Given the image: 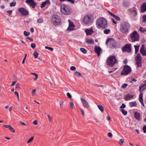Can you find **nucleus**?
<instances>
[{
  "instance_id": "nucleus-23",
  "label": "nucleus",
  "mask_w": 146,
  "mask_h": 146,
  "mask_svg": "<svg viewBox=\"0 0 146 146\" xmlns=\"http://www.w3.org/2000/svg\"><path fill=\"white\" fill-rule=\"evenodd\" d=\"M74 73L76 76L78 77H82L83 76V75L80 72H75Z\"/></svg>"
},
{
  "instance_id": "nucleus-55",
  "label": "nucleus",
  "mask_w": 146,
  "mask_h": 146,
  "mask_svg": "<svg viewBox=\"0 0 146 146\" xmlns=\"http://www.w3.org/2000/svg\"><path fill=\"white\" fill-rule=\"evenodd\" d=\"M63 101L62 100H61L60 102V105L61 108L63 104Z\"/></svg>"
},
{
  "instance_id": "nucleus-3",
  "label": "nucleus",
  "mask_w": 146,
  "mask_h": 146,
  "mask_svg": "<svg viewBox=\"0 0 146 146\" xmlns=\"http://www.w3.org/2000/svg\"><path fill=\"white\" fill-rule=\"evenodd\" d=\"M60 11L63 14L68 15L70 13L71 8L69 6L64 4H62L60 6Z\"/></svg>"
},
{
  "instance_id": "nucleus-2",
  "label": "nucleus",
  "mask_w": 146,
  "mask_h": 146,
  "mask_svg": "<svg viewBox=\"0 0 146 146\" xmlns=\"http://www.w3.org/2000/svg\"><path fill=\"white\" fill-rule=\"evenodd\" d=\"M96 25L98 28L104 29L107 27V22L105 19L101 17L99 18L97 20Z\"/></svg>"
},
{
  "instance_id": "nucleus-30",
  "label": "nucleus",
  "mask_w": 146,
  "mask_h": 146,
  "mask_svg": "<svg viewBox=\"0 0 146 146\" xmlns=\"http://www.w3.org/2000/svg\"><path fill=\"white\" fill-rule=\"evenodd\" d=\"M33 55L35 57V58H36L38 57V53L37 52L36 50H35L34 53L33 54Z\"/></svg>"
},
{
  "instance_id": "nucleus-31",
  "label": "nucleus",
  "mask_w": 146,
  "mask_h": 146,
  "mask_svg": "<svg viewBox=\"0 0 146 146\" xmlns=\"http://www.w3.org/2000/svg\"><path fill=\"white\" fill-rule=\"evenodd\" d=\"M31 74L35 76V78L33 79V80H36L38 78V75L37 74H36L35 73L31 72Z\"/></svg>"
},
{
  "instance_id": "nucleus-16",
  "label": "nucleus",
  "mask_w": 146,
  "mask_h": 146,
  "mask_svg": "<svg viewBox=\"0 0 146 146\" xmlns=\"http://www.w3.org/2000/svg\"><path fill=\"white\" fill-rule=\"evenodd\" d=\"M141 12L143 13L146 11V2L142 3L140 7Z\"/></svg>"
},
{
  "instance_id": "nucleus-57",
  "label": "nucleus",
  "mask_w": 146,
  "mask_h": 146,
  "mask_svg": "<svg viewBox=\"0 0 146 146\" xmlns=\"http://www.w3.org/2000/svg\"><path fill=\"white\" fill-rule=\"evenodd\" d=\"M123 4L125 6H128L129 5V3L127 2H125L123 3Z\"/></svg>"
},
{
  "instance_id": "nucleus-61",
  "label": "nucleus",
  "mask_w": 146,
  "mask_h": 146,
  "mask_svg": "<svg viewBox=\"0 0 146 146\" xmlns=\"http://www.w3.org/2000/svg\"><path fill=\"white\" fill-rule=\"evenodd\" d=\"M11 125H4L3 126L5 128H8L9 129V127L11 126Z\"/></svg>"
},
{
  "instance_id": "nucleus-60",
  "label": "nucleus",
  "mask_w": 146,
  "mask_h": 146,
  "mask_svg": "<svg viewBox=\"0 0 146 146\" xmlns=\"http://www.w3.org/2000/svg\"><path fill=\"white\" fill-rule=\"evenodd\" d=\"M126 107V106L125 104H122V106H121L120 107V108H125Z\"/></svg>"
},
{
  "instance_id": "nucleus-19",
  "label": "nucleus",
  "mask_w": 146,
  "mask_h": 146,
  "mask_svg": "<svg viewBox=\"0 0 146 146\" xmlns=\"http://www.w3.org/2000/svg\"><path fill=\"white\" fill-rule=\"evenodd\" d=\"M134 97V95H131L129 94L125 95L124 96V98L126 101H127L130 100L131 98H133Z\"/></svg>"
},
{
  "instance_id": "nucleus-42",
  "label": "nucleus",
  "mask_w": 146,
  "mask_h": 146,
  "mask_svg": "<svg viewBox=\"0 0 146 146\" xmlns=\"http://www.w3.org/2000/svg\"><path fill=\"white\" fill-rule=\"evenodd\" d=\"M16 5V2L15 1L14 2H12L10 3V6L11 7L15 6Z\"/></svg>"
},
{
  "instance_id": "nucleus-43",
  "label": "nucleus",
  "mask_w": 146,
  "mask_h": 146,
  "mask_svg": "<svg viewBox=\"0 0 146 146\" xmlns=\"http://www.w3.org/2000/svg\"><path fill=\"white\" fill-rule=\"evenodd\" d=\"M9 129L12 132L14 133L15 132V130L11 126L9 127Z\"/></svg>"
},
{
  "instance_id": "nucleus-46",
  "label": "nucleus",
  "mask_w": 146,
  "mask_h": 146,
  "mask_svg": "<svg viewBox=\"0 0 146 146\" xmlns=\"http://www.w3.org/2000/svg\"><path fill=\"white\" fill-rule=\"evenodd\" d=\"M30 33L29 32H27L26 31H25L24 32V35L26 36H27L30 35Z\"/></svg>"
},
{
  "instance_id": "nucleus-11",
  "label": "nucleus",
  "mask_w": 146,
  "mask_h": 146,
  "mask_svg": "<svg viewBox=\"0 0 146 146\" xmlns=\"http://www.w3.org/2000/svg\"><path fill=\"white\" fill-rule=\"evenodd\" d=\"M18 11L23 16H26L29 14L28 11L24 8L21 7L19 8Z\"/></svg>"
},
{
  "instance_id": "nucleus-59",
  "label": "nucleus",
  "mask_w": 146,
  "mask_h": 146,
  "mask_svg": "<svg viewBox=\"0 0 146 146\" xmlns=\"http://www.w3.org/2000/svg\"><path fill=\"white\" fill-rule=\"evenodd\" d=\"M15 87L16 88H20V84L17 83Z\"/></svg>"
},
{
  "instance_id": "nucleus-63",
  "label": "nucleus",
  "mask_w": 146,
  "mask_h": 146,
  "mask_svg": "<svg viewBox=\"0 0 146 146\" xmlns=\"http://www.w3.org/2000/svg\"><path fill=\"white\" fill-rule=\"evenodd\" d=\"M7 12L9 13V15H10L12 13V10H9V11H7Z\"/></svg>"
},
{
  "instance_id": "nucleus-58",
  "label": "nucleus",
  "mask_w": 146,
  "mask_h": 146,
  "mask_svg": "<svg viewBox=\"0 0 146 146\" xmlns=\"http://www.w3.org/2000/svg\"><path fill=\"white\" fill-rule=\"evenodd\" d=\"M108 136L110 138H111L112 137V134L110 132H109L108 134Z\"/></svg>"
},
{
  "instance_id": "nucleus-38",
  "label": "nucleus",
  "mask_w": 146,
  "mask_h": 146,
  "mask_svg": "<svg viewBox=\"0 0 146 146\" xmlns=\"http://www.w3.org/2000/svg\"><path fill=\"white\" fill-rule=\"evenodd\" d=\"M124 142V140L123 139H121L119 140V143L121 145H122Z\"/></svg>"
},
{
  "instance_id": "nucleus-45",
  "label": "nucleus",
  "mask_w": 146,
  "mask_h": 146,
  "mask_svg": "<svg viewBox=\"0 0 146 146\" xmlns=\"http://www.w3.org/2000/svg\"><path fill=\"white\" fill-rule=\"evenodd\" d=\"M142 19L143 22L144 23H146V15L143 16Z\"/></svg>"
},
{
  "instance_id": "nucleus-27",
  "label": "nucleus",
  "mask_w": 146,
  "mask_h": 146,
  "mask_svg": "<svg viewBox=\"0 0 146 146\" xmlns=\"http://www.w3.org/2000/svg\"><path fill=\"white\" fill-rule=\"evenodd\" d=\"M139 47V45H137V46L134 45V47L135 48V53L136 54H137V53L138 52V51Z\"/></svg>"
},
{
  "instance_id": "nucleus-15",
  "label": "nucleus",
  "mask_w": 146,
  "mask_h": 146,
  "mask_svg": "<svg viewBox=\"0 0 146 146\" xmlns=\"http://www.w3.org/2000/svg\"><path fill=\"white\" fill-rule=\"evenodd\" d=\"M95 51L97 53L98 56H99L102 50L100 47L98 46H95Z\"/></svg>"
},
{
  "instance_id": "nucleus-6",
  "label": "nucleus",
  "mask_w": 146,
  "mask_h": 146,
  "mask_svg": "<svg viewBox=\"0 0 146 146\" xmlns=\"http://www.w3.org/2000/svg\"><path fill=\"white\" fill-rule=\"evenodd\" d=\"M132 42L138 41L139 40V35L136 31H134L130 36Z\"/></svg>"
},
{
  "instance_id": "nucleus-41",
  "label": "nucleus",
  "mask_w": 146,
  "mask_h": 146,
  "mask_svg": "<svg viewBox=\"0 0 146 146\" xmlns=\"http://www.w3.org/2000/svg\"><path fill=\"white\" fill-rule=\"evenodd\" d=\"M34 137H31L29 140L27 141V144L31 142L33 139Z\"/></svg>"
},
{
  "instance_id": "nucleus-33",
  "label": "nucleus",
  "mask_w": 146,
  "mask_h": 146,
  "mask_svg": "<svg viewBox=\"0 0 146 146\" xmlns=\"http://www.w3.org/2000/svg\"><path fill=\"white\" fill-rule=\"evenodd\" d=\"M131 13L134 16H136L137 14L136 11L135 10L131 11Z\"/></svg>"
},
{
  "instance_id": "nucleus-17",
  "label": "nucleus",
  "mask_w": 146,
  "mask_h": 146,
  "mask_svg": "<svg viewBox=\"0 0 146 146\" xmlns=\"http://www.w3.org/2000/svg\"><path fill=\"white\" fill-rule=\"evenodd\" d=\"M140 52L143 56H146V50L145 49L144 44L142 45L140 49Z\"/></svg>"
},
{
  "instance_id": "nucleus-56",
  "label": "nucleus",
  "mask_w": 146,
  "mask_h": 146,
  "mask_svg": "<svg viewBox=\"0 0 146 146\" xmlns=\"http://www.w3.org/2000/svg\"><path fill=\"white\" fill-rule=\"evenodd\" d=\"M67 97L69 98H71L72 97L71 95L69 92H68L67 93Z\"/></svg>"
},
{
  "instance_id": "nucleus-36",
  "label": "nucleus",
  "mask_w": 146,
  "mask_h": 146,
  "mask_svg": "<svg viewBox=\"0 0 146 146\" xmlns=\"http://www.w3.org/2000/svg\"><path fill=\"white\" fill-rule=\"evenodd\" d=\"M70 109L71 110H72L74 107V103L72 102H70Z\"/></svg>"
},
{
  "instance_id": "nucleus-5",
  "label": "nucleus",
  "mask_w": 146,
  "mask_h": 146,
  "mask_svg": "<svg viewBox=\"0 0 146 146\" xmlns=\"http://www.w3.org/2000/svg\"><path fill=\"white\" fill-rule=\"evenodd\" d=\"M51 21L53 25H57L61 22L60 17L56 14L52 16Z\"/></svg>"
},
{
  "instance_id": "nucleus-37",
  "label": "nucleus",
  "mask_w": 146,
  "mask_h": 146,
  "mask_svg": "<svg viewBox=\"0 0 146 146\" xmlns=\"http://www.w3.org/2000/svg\"><path fill=\"white\" fill-rule=\"evenodd\" d=\"M47 116L48 118V120L50 122H52V118L51 117L49 114H47Z\"/></svg>"
},
{
  "instance_id": "nucleus-29",
  "label": "nucleus",
  "mask_w": 146,
  "mask_h": 146,
  "mask_svg": "<svg viewBox=\"0 0 146 146\" xmlns=\"http://www.w3.org/2000/svg\"><path fill=\"white\" fill-rule=\"evenodd\" d=\"M98 107L102 112H103L104 111V109L103 107L102 106L100 105H98Z\"/></svg>"
},
{
  "instance_id": "nucleus-35",
  "label": "nucleus",
  "mask_w": 146,
  "mask_h": 146,
  "mask_svg": "<svg viewBox=\"0 0 146 146\" xmlns=\"http://www.w3.org/2000/svg\"><path fill=\"white\" fill-rule=\"evenodd\" d=\"M65 1L70 2L72 4H73L74 2V1L73 0H60V1L61 2H62Z\"/></svg>"
},
{
  "instance_id": "nucleus-25",
  "label": "nucleus",
  "mask_w": 146,
  "mask_h": 146,
  "mask_svg": "<svg viewBox=\"0 0 146 146\" xmlns=\"http://www.w3.org/2000/svg\"><path fill=\"white\" fill-rule=\"evenodd\" d=\"M129 106L131 107L133 106H136V102H130L129 103Z\"/></svg>"
},
{
  "instance_id": "nucleus-26",
  "label": "nucleus",
  "mask_w": 146,
  "mask_h": 146,
  "mask_svg": "<svg viewBox=\"0 0 146 146\" xmlns=\"http://www.w3.org/2000/svg\"><path fill=\"white\" fill-rule=\"evenodd\" d=\"M139 30L141 33H144L146 31V28L140 27L139 29Z\"/></svg>"
},
{
  "instance_id": "nucleus-48",
  "label": "nucleus",
  "mask_w": 146,
  "mask_h": 146,
  "mask_svg": "<svg viewBox=\"0 0 146 146\" xmlns=\"http://www.w3.org/2000/svg\"><path fill=\"white\" fill-rule=\"evenodd\" d=\"M15 94L17 96V99L19 100V94L18 93L17 91H15L14 92Z\"/></svg>"
},
{
  "instance_id": "nucleus-18",
  "label": "nucleus",
  "mask_w": 146,
  "mask_h": 146,
  "mask_svg": "<svg viewBox=\"0 0 146 146\" xmlns=\"http://www.w3.org/2000/svg\"><path fill=\"white\" fill-rule=\"evenodd\" d=\"M134 115L135 118L139 121L140 120V113L137 112H135L134 113Z\"/></svg>"
},
{
  "instance_id": "nucleus-53",
  "label": "nucleus",
  "mask_w": 146,
  "mask_h": 146,
  "mask_svg": "<svg viewBox=\"0 0 146 146\" xmlns=\"http://www.w3.org/2000/svg\"><path fill=\"white\" fill-rule=\"evenodd\" d=\"M144 133H146V125L144 126L143 128Z\"/></svg>"
},
{
  "instance_id": "nucleus-39",
  "label": "nucleus",
  "mask_w": 146,
  "mask_h": 146,
  "mask_svg": "<svg viewBox=\"0 0 146 146\" xmlns=\"http://www.w3.org/2000/svg\"><path fill=\"white\" fill-rule=\"evenodd\" d=\"M146 86V84H144L141 86H140L139 87V92H141V89L142 88Z\"/></svg>"
},
{
  "instance_id": "nucleus-32",
  "label": "nucleus",
  "mask_w": 146,
  "mask_h": 146,
  "mask_svg": "<svg viewBox=\"0 0 146 146\" xmlns=\"http://www.w3.org/2000/svg\"><path fill=\"white\" fill-rule=\"evenodd\" d=\"M110 29H106L104 30V33L105 34H108L110 32Z\"/></svg>"
},
{
  "instance_id": "nucleus-1",
  "label": "nucleus",
  "mask_w": 146,
  "mask_h": 146,
  "mask_svg": "<svg viewBox=\"0 0 146 146\" xmlns=\"http://www.w3.org/2000/svg\"><path fill=\"white\" fill-rule=\"evenodd\" d=\"M130 25L129 23L126 22H123L120 24V31L123 34H127L129 32Z\"/></svg>"
},
{
  "instance_id": "nucleus-50",
  "label": "nucleus",
  "mask_w": 146,
  "mask_h": 146,
  "mask_svg": "<svg viewBox=\"0 0 146 146\" xmlns=\"http://www.w3.org/2000/svg\"><path fill=\"white\" fill-rule=\"evenodd\" d=\"M127 86V84H124L121 86V88H125Z\"/></svg>"
},
{
  "instance_id": "nucleus-4",
  "label": "nucleus",
  "mask_w": 146,
  "mask_h": 146,
  "mask_svg": "<svg viewBox=\"0 0 146 146\" xmlns=\"http://www.w3.org/2000/svg\"><path fill=\"white\" fill-rule=\"evenodd\" d=\"M117 62V60L115 56L112 55L108 58L107 61V64L110 67H112Z\"/></svg>"
},
{
  "instance_id": "nucleus-13",
  "label": "nucleus",
  "mask_w": 146,
  "mask_h": 146,
  "mask_svg": "<svg viewBox=\"0 0 146 146\" xmlns=\"http://www.w3.org/2000/svg\"><path fill=\"white\" fill-rule=\"evenodd\" d=\"M25 2L33 8H35L37 4L34 2L33 0H26Z\"/></svg>"
},
{
  "instance_id": "nucleus-9",
  "label": "nucleus",
  "mask_w": 146,
  "mask_h": 146,
  "mask_svg": "<svg viewBox=\"0 0 146 146\" xmlns=\"http://www.w3.org/2000/svg\"><path fill=\"white\" fill-rule=\"evenodd\" d=\"M83 21L86 25L91 23L93 21L91 15H85L83 19Z\"/></svg>"
},
{
  "instance_id": "nucleus-10",
  "label": "nucleus",
  "mask_w": 146,
  "mask_h": 146,
  "mask_svg": "<svg viewBox=\"0 0 146 146\" xmlns=\"http://www.w3.org/2000/svg\"><path fill=\"white\" fill-rule=\"evenodd\" d=\"M142 59L140 54L139 53H138L135 57V60L137 66L138 67L142 66Z\"/></svg>"
},
{
  "instance_id": "nucleus-62",
  "label": "nucleus",
  "mask_w": 146,
  "mask_h": 146,
  "mask_svg": "<svg viewBox=\"0 0 146 146\" xmlns=\"http://www.w3.org/2000/svg\"><path fill=\"white\" fill-rule=\"evenodd\" d=\"M33 123L35 125H37L38 123L37 121L36 120H35L33 122Z\"/></svg>"
},
{
  "instance_id": "nucleus-51",
  "label": "nucleus",
  "mask_w": 146,
  "mask_h": 146,
  "mask_svg": "<svg viewBox=\"0 0 146 146\" xmlns=\"http://www.w3.org/2000/svg\"><path fill=\"white\" fill-rule=\"evenodd\" d=\"M36 89H34L32 91L31 94L33 96L36 93Z\"/></svg>"
},
{
  "instance_id": "nucleus-40",
  "label": "nucleus",
  "mask_w": 146,
  "mask_h": 146,
  "mask_svg": "<svg viewBox=\"0 0 146 146\" xmlns=\"http://www.w3.org/2000/svg\"><path fill=\"white\" fill-rule=\"evenodd\" d=\"M121 111L122 113L124 115H126L127 114V111H125L124 109H121Z\"/></svg>"
},
{
  "instance_id": "nucleus-14",
  "label": "nucleus",
  "mask_w": 146,
  "mask_h": 146,
  "mask_svg": "<svg viewBox=\"0 0 146 146\" xmlns=\"http://www.w3.org/2000/svg\"><path fill=\"white\" fill-rule=\"evenodd\" d=\"M81 100L84 108H88L89 107L88 103L83 98H81Z\"/></svg>"
},
{
  "instance_id": "nucleus-52",
  "label": "nucleus",
  "mask_w": 146,
  "mask_h": 146,
  "mask_svg": "<svg viewBox=\"0 0 146 146\" xmlns=\"http://www.w3.org/2000/svg\"><path fill=\"white\" fill-rule=\"evenodd\" d=\"M70 70L72 71H74L76 70V68L74 66H71L70 67Z\"/></svg>"
},
{
  "instance_id": "nucleus-54",
  "label": "nucleus",
  "mask_w": 146,
  "mask_h": 146,
  "mask_svg": "<svg viewBox=\"0 0 146 146\" xmlns=\"http://www.w3.org/2000/svg\"><path fill=\"white\" fill-rule=\"evenodd\" d=\"M80 110L81 111L82 115L83 116H84V111L81 108H80Z\"/></svg>"
},
{
  "instance_id": "nucleus-47",
  "label": "nucleus",
  "mask_w": 146,
  "mask_h": 146,
  "mask_svg": "<svg viewBox=\"0 0 146 146\" xmlns=\"http://www.w3.org/2000/svg\"><path fill=\"white\" fill-rule=\"evenodd\" d=\"M45 48L46 49H47L48 50H50L51 51H52L53 50V49L52 48L47 46H46L45 47Z\"/></svg>"
},
{
  "instance_id": "nucleus-8",
  "label": "nucleus",
  "mask_w": 146,
  "mask_h": 146,
  "mask_svg": "<svg viewBox=\"0 0 146 146\" xmlns=\"http://www.w3.org/2000/svg\"><path fill=\"white\" fill-rule=\"evenodd\" d=\"M108 43L110 44V47L111 48H113L116 47V43L113 39L111 38L108 39L106 41V44L108 45Z\"/></svg>"
},
{
  "instance_id": "nucleus-7",
  "label": "nucleus",
  "mask_w": 146,
  "mask_h": 146,
  "mask_svg": "<svg viewBox=\"0 0 146 146\" xmlns=\"http://www.w3.org/2000/svg\"><path fill=\"white\" fill-rule=\"evenodd\" d=\"M131 71V68L126 65L124 66L122 71L121 72V75H127L130 73Z\"/></svg>"
},
{
  "instance_id": "nucleus-64",
  "label": "nucleus",
  "mask_w": 146,
  "mask_h": 146,
  "mask_svg": "<svg viewBox=\"0 0 146 146\" xmlns=\"http://www.w3.org/2000/svg\"><path fill=\"white\" fill-rule=\"evenodd\" d=\"M16 82H17L16 81L15 82L13 81L12 82V84H11V86H14L15 85V84L16 83Z\"/></svg>"
},
{
  "instance_id": "nucleus-22",
  "label": "nucleus",
  "mask_w": 146,
  "mask_h": 146,
  "mask_svg": "<svg viewBox=\"0 0 146 146\" xmlns=\"http://www.w3.org/2000/svg\"><path fill=\"white\" fill-rule=\"evenodd\" d=\"M87 35H91L93 31L91 29H86L85 31Z\"/></svg>"
},
{
  "instance_id": "nucleus-21",
  "label": "nucleus",
  "mask_w": 146,
  "mask_h": 146,
  "mask_svg": "<svg viewBox=\"0 0 146 146\" xmlns=\"http://www.w3.org/2000/svg\"><path fill=\"white\" fill-rule=\"evenodd\" d=\"M108 12L110 15L113 17L116 20L118 21H120V19L119 17L114 15L113 14V13L111 12L110 11H108Z\"/></svg>"
},
{
  "instance_id": "nucleus-12",
  "label": "nucleus",
  "mask_w": 146,
  "mask_h": 146,
  "mask_svg": "<svg viewBox=\"0 0 146 146\" xmlns=\"http://www.w3.org/2000/svg\"><path fill=\"white\" fill-rule=\"evenodd\" d=\"M122 51L130 52L131 51V46L130 44H126L122 48Z\"/></svg>"
},
{
  "instance_id": "nucleus-34",
  "label": "nucleus",
  "mask_w": 146,
  "mask_h": 146,
  "mask_svg": "<svg viewBox=\"0 0 146 146\" xmlns=\"http://www.w3.org/2000/svg\"><path fill=\"white\" fill-rule=\"evenodd\" d=\"M80 51L82 52L84 54H86L87 53V50L84 48H80Z\"/></svg>"
},
{
  "instance_id": "nucleus-28",
  "label": "nucleus",
  "mask_w": 146,
  "mask_h": 146,
  "mask_svg": "<svg viewBox=\"0 0 146 146\" xmlns=\"http://www.w3.org/2000/svg\"><path fill=\"white\" fill-rule=\"evenodd\" d=\"M140 92V93L139 94V101H141V102H142V100H143V93L141 92Z\"/></svg>"
},
{
  "instance_id": "nucleus-44",
  "label": "nucleus",
  "mask_w": 146,
  "mask_h": 146,
  "mask_svg": "<svg viewBox=\"0 0 146 146\" xmlns=\"http://www.w3.org/2000/svg\"><path fill=\"white\" fill-rule=\"evenodd\" d=\"M43 19L41 18H39L37 21L38 23H42L43 22Z\"/></svg>"
},
{
  "instance_id": "nucleus-20",
  "label": "nucleus",
  "mask_w": 146,
  "mask_h": 146,
  "mask_svg": "<svg viewBox=\"0 0 146 146\" xmlns=\"http://www.w3.org/2000/svg\"><path fill=\"white\" fill-rule=\"evenodd\" d=\"M50 4V2L48 0H47L43 2L40 4V7L41 8H42L44 7L46 5V4L49 5Z\"/></svg>"
},
{
  "instance_id": "nucleus-49",
  "label": "nucleus",
  "mask_w": 146,
  "mask_h": 146,
  "mask_svg": "<svg viewBox=\"0 0 146 146\" xmlns=\"http://www.w3.org/2000/svg\"><path fill=\"white\" fill-rule=\"evenodd\" d=\"M31 48H35L36 46L35 44L34 43H32V44H31Z\"/></svg>"
},
{
  "instance_id": "nucleus-24",
  "label": "nucleus",
  "mask_w": 146,
  "mask_h": 146,
  "mask_svg": "<svg viewBox=\"0 0 146 146\" xmlns=\"http://www.w3.org/2000/svg\"><path fill=\"white\" fill-rule=\"evenodd\" d=\"M86 42L88 44H93L94 43V41L92 39H86Z\"/></svg>"
}]
</instances>
